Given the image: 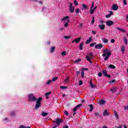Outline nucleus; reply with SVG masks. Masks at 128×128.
<instances>
[{
  "mask_svg": "<svg viewBox=\"0 0 128 128\" xmlns=\"http://www.w3.org/2000/svg\"><path fill=\"white\" fill-rule=\"evenodd\" d=\"M114 24V21L112 20H108L106 22V24L108 26H112Z\"/></svg>",
  "mask_w": 128,
  "mask_h": 128,
  "instance_id": "obj_10",
  "label": "nucleus"
},
{
  "mask_svg": "<svg viewBox=\"0 0 128 128\" xmlns=\"http://www.w3.org/2000/svg\"><path fill=\"white\" fill-rule=\"evenodd\" d=\"M83 24L82 23H81L79 25V28H82Z\"/></svg>",
  "mask_w": 128,
  "mask_h": 128,
  "instance_id": "obj_56",
  "label": "nucleus"
},
{
  "mask_svg": "<svg viewBox=\"0 0 128 128\" xmlns=\"http://www.w3.org/2000/svg\"><path fill=\"white\" fill-rule=\"evenodd\" d=\"M99 104H106V101H104V100H100L99 102Z\"/></svg>",
  "mask_w": 128,
  "mask_h": 128,
  "instance_id": "obj_25",
  "label": "nucleus"
},
{
  "mask_svg": "<svg viewBox=\"0 0 128 128\" xmlns=\"http://www.w3.org/2000/svg\"><path fill=\"white\" fill-rule=\"evenodd\" d=\"M89 106L90 108V112H92V110H94V105L91 104Z\"/></svg>",
  "mask_w": 128,
  "mask_h": 128,
  "instance_id": "obj_23",
  "label": "nucleus"
},
{
  "mask_svg": "<svg viewBox=\"0 0 128 128\" xmlns=\"http://www.w3.org/2000/svg\"><path fill=\"white\" fill-rule=\"evenodd\" d=\"M110 90L112 92V94H115V92H116V88H114L112 89H110Z\"/></svg>",
  "mask_w": 128,
  "mask_h": 128,
  "instance_id": "obj_21",
  "label": "nucleus"
},
{
  "mask_svg": "<svg viewBox=\"0 0 128 128\" xmlns=\"http://www.w3.org/2000/svg\"><path fill=\"white\" fill-rule=\"evenodd\" d=\"M82 60L80 59H77L74 62V64H76L77 62H80Z\"/></svg>",
  "mask_w": 128,
  "mask_h": 128,
  "instance_id": "obj_37",
  "label": "nucleus"
},
{
  "mask_svg": "<svg viewBox=\"0 0 128 128\" xmlns=\"http://www.w3.org/2000/svg\"><path fill=\"white\" fill-rule=\"evenodd\" d=\"M58 80V77H54L52 79V82H54L55 80Z\"/></svg>",
  "mask_w": 128,
  "mask_h": 128,
  "instance_id": "obj_43",
  "label": "nucleus"
},
{
  "mask_svg": "<svg viewBox=\"0 0 128 128\" xmlns=\"http://www.w3.org/2000/svg\"><path fill=\"white\" fill-rule=\"evenodd\" d=\"M42 97H40L36 101V104L35 106V109L38 110V108H40V106H42Z\"/></svg>",
  "mask_w": 128,
  "mask_h": 128,
  "instance_id": "obj_3",
  "label": "nucleus"
},
{
  "mask_svg": "<svg viewBox=\"0 0 128 128\" xmlns=\"http://www.w3.org/2000/svg\"><path fill=\"white\" fill-rule=\"evenodd\" d=\"M112 14H114V12L112 11L110 12V14H106V17L107 18H110V16H112Z\"/></svg>",
  "mask_w": 128,
  "mask_h": 128,
  "instance_id": "obj_16",
  "label": "nucleus"
},
{
  "mask_svg": "<svg viewBox=\"0 0 128 128\" xmlns=\"http://www.w3.org/2000/svg\"><path fill=\"white\" fill-rule=\"evenodd\" d=\"M120 50H121V52H123V53L124 52V46H122L121 48H120Z\"/></svg>",
  "mask_w": 128,
  "mask_h": 128,
  "instance_id": "obj_28",
  "label": "nucleus"
},
{
  "mask_svg": "<svg viewBox=\"0 0 128 128\" xmlns=\"http://www.w3.org/2000/svg\"><path fill=\"white\" fill-rule=\"evenodd\" d=\"M126 22H128V16L126 17Z\"/></svg>",
  "mask_w": 128,
  "mask_h": 128,
  "instance_id": "obj_64",
  "label": "nucleus"
},
{
  "mask_svg": "<svg viewBox=\"0 0 128 128\" xmlns=\"http://www.w3.org/2000/svg\"><path fill=\"white\" fill-rule=\"evenodd\" d=\"M82 106V104H79L77 105L74 108H73L74 112H76V110H78V108H80V106Z\"/></svg>",
  "mask_w": 128,
  "mask_h": 128,
  "instance_id": "obj_11",
  "label": "nucleus"
},
{
  "mask_svg": "<svg viewBox=\"0 0 128 128\" xmlns=\"http://www.w3.org/2000/svg\"><path fill=\"white\" fill-rule=\"evenodd\" d=\"M110 42L112 44H114V42H116V40L114 39H112L111 40Z\"/></svg>",
  "mask_w": 128,
  "mask_h": 128,
  "instance_id": "obj_52",
  "label": "nucleus"
},
{
  "mask_svg": "<svg viewBox=\"0 0 128 128\" xmlns=\"http://www.w3.org/2000/svg\"><path fill=\"white\" fill-rule=\"evenodd\" d=\"M94 116H98L99 114L98 112H95Z\"/></svg>",
  "mask_w": 128,
  "mask_h": 128,
  "instance_id": "obj_54",
  "label": "nucleus"
},
{
  "mask_svg": "<svg viewBox=\"0 0 128 128\" xmlns=\"http://www.w3.org/2000/svg\"><path fill=\"white\" fill-rule=\"evenodd\" d=\"M82 80H80L79 81V86H82Z\"/></svg>",
  "mask_w": 128,
  "mask_h": 128,
  "instance_id": "obj_46",
  "label": "nucleus"
},
{
  "mask_svg": "<svg viewBox=\"0 0 128 128\" xmlns=\"http://www.w3.org/2000/svg\"><path fill=\"white\" fill-rule=\"evenodd\" d=\"M104 116H110V112H108V110H106L103 112Z\"/></svg>",
  "mask_w": 128,
  "mask_h": 128,
  "instance_id": "obj_15",
  "label": "nucleus"
},
{
  "mask_svg": "<svg viewBox=\"0 0 128 128\" xmlns=\"http://www.w3.org/2000/svg\"><path fill=\"white\" fill-rule=\"evenodd\" d=\"M84 42H82L80 44V46H79V48L80 50H84Z\"/></svg>",
  "mask_w": 128,
  "mask_h": 128,
  "instance_id": "obj_17",
  "label": "nucleus"
},
{
  "mask_svg": "<svg viewBox=\"0 0 128 128\" xmlns=\"http://www.w3.org/2000/svg\"><path fill=\"white\" fill-rule=\"evenodd\" d=\"M124 108L125 110H128V105L127 106H125Z\"/></svg>",
  "mask_w": 128,
  "mask_h": 128,
  "instance_id": "obj_58",
  "label": "nucleus"
},
{
  "mask_svg": "<svg viewBox=\"0 0 128 128\" xmlns=\"http://www.w3.org/2000/svg\"><path fill=\"white\" fill-rule=\"evenodd\" d=\"M75 12L77 14H80V9L76 8L75 10Z\"/></svg>",
  "mask_w": 128,
  "mask_h": 128,
  "instance_id": "obj_36",
  "label": "nucleus"
},
{
  "mask_svg": "<svg viewBox=\"0 0 128 128\" xmlns=\"http://www.w3.org/2000/svg\"><path fill=\"white\" fill-rule=\"evenodd\" d=\"M80 74V71H76V76H78V74Z\"/></svg>",
  "mask_w": 128,
  "mask_h": 128,
  "instance_id": "obj_55",
  "label": "nucleus"
},
{
  "mask_svg": "<svg viewBox=\"0 0 128 128\" xmlns=\"http://www.w3.org/2000/svg\"><path fill=\"white\" fill-rule=\"evenodd\" d=\"M74 4L75 6H78V1H76V0H74Z\"/></svg>",
  "mask_w": 128,
  "mask_h": 128,
  "instance_id": "obj_40",
  "label": "nucleus"
},
{
  "mask_svg": "<svg viewBox=\"0 0 128 128\" xmlns=\"http://www.w3.org/2000/svg\"><path fill=\"white\" fill-rule=\"evenodd\" d=\"M64 122V120L62 119L58 118L56 120V121L54 122L55 124H56L57 126H60V124H62Z\"/></svg>",
  "mask_w": 128,
  "mask_h": 128,
  "instance_id": "obj_6",
  "label": "nucleus"
},
{
  "mask_svg": "<svg viewBox=\"0 0 128 128\" xmlns=\"http://www.w3.org/2000/svg\"><path fill=\"white\" fill-rule=\"evenodd\" d=\"M66 51H64L62 52V56H66Z\"/></svg>",
  "mask_w": 128,
  "mask_h": 128,
  "instance_id": "obj_35",
  "label": "nucleus"
},
{
  "mask_svg": "<svg viewBox=\"0 0 128 128\" xmlns=\"http://www.w3.org/2000/svg\"><path fill=\"white\" fill-rule=\"evenodd\" d=\"M64 30V28H60V30Z\"/></svg>",
  "mask_w": 128,
  "mask_h": 128,
  "instance_id": "obj_63",
  "label": "nucleus"
},
{
  "mask_svg": "<svg viewBox=\"0 0 128 128\" xmlns=\"http://www.w3.org/2000/svg\"><path fill=\"white\" fill-rule=\"evenodd\" d=\"M69 18L70 16H66L62 19V21L64 22V26L65 28H68V23L70 21V20Z\"/></svg>",
  "mask_w": 128,
  "mask_h": 128,
  "instance_id": "obj_2",
  "label": "nucleus"
},
{
  "mask_svg": "<svg viewBox=\"0 0 128 128\" xmlns=\"http://www.w3.org/2000/svg\"><path fill=\"white\" fill-rule=\"evenodd\" d=\"M92 40V36H90L88 38V40L85 42L86 44H88L90 42H91Z\"/></svg>",
  "mask_w": 128,
  "mask_h": 128,
  "instance_id": "obj_13",
  "label": "nucleus"
},
{
  "mask_svg": "<svg viewBox=\"0 0 128 128\" xmlns=\"http://www.w3.org/2000/svg\"><path fill=\"white\" fill-rule=\"evenodd\" d=\"M52 94V92H48L46 93L45 96L46 98H48V95L50 94Z\"/></svg>",
  "mask_w": 128,
  "mask_h": 128,
  "instance_id": "obj_24",
  "label": "nucleus"
},
{
  "mask_svg": "<svg viewBox=\"0 0 128 128\" xmlns=\"http://www.w3.org/2000/svg\"><path fill=\"white\" fill-rule=\"evenodd\" d=\"M83 70H88V68H84Z\"/></svg>",
  "mask_w": 128,
  "mask_h": 128,
  "instance_id": "obj_61",
  "label": "nucleus"
},
{
  "mask_svg": "<svg viewBox=\"0 0 128 128\" xmlns=\"http://www.w3.org/2000/svg\"><path fill=\"white\" fill-rule=\"evenodd\" d=\"M96 44V42H94V43H91L90 44V46L91 47V48H92L93 46H94V44Z\"/></svg>",
  "mask_w": 128,
  "mask_h": 128,
  "instance_id": "obj_33",
  "label": "nucleus"
},
{
  "mask_svg": "<svg viewBox=\"0 0 128 128\" xmlns=\"http://www.w3.org/2000/svg\"><path fill=\"white\" fill-rule=\"evenodd\" d=\"M94 9L93 8H90V14H94Z\"/></svg>",
  "mask_w": 128,
  "mask_h": 128,
  "instance_id": "obj_30",
  "label": "nucleus"
},
{
  "mask_svg": "<svg viewBox=\"0 0 128 128\" xmlns=\"http://www.w3.org/2000/svg\"><path fill=\"white\" fill-rule=\"evenodd\" d=\"M90 58H94V54L92 53H90L88 54V56H86V59L89 62H90V64H92V60H90Z\"/></svg>",
  "mask_w": 128,
  "mask_h": 128,
  "instance_id": "obj_5",
  "label": "nucleus"
},
{
  "mask_svg": "<svg viewBox=\"0 0 128 128\" xmlns=\"http://www.w3.org/2000/svg\"><path fill=\"white\" fill-rule=\"evenodd\" d=\"M102 74L104 76H106V78H110L111 77L110 75L108 74V72L106 70H103L102 71Z\"/></svg>",
  "mask_w": 128,
  "mask_h": 128,
  "instance_id": "obj_8",
  "label": "nucleus"
},
{
  "mask_svg": "<svg viewBox=\"0 0 128 128\" xmlns=\"http://www.w3.org/2000/svg\"><path fill=\"white\" fill-rule=\"evenodd\" d=\"M70 12L71 14H72L74 12V7H71L70 8Z\"/></svg>",
  "mask_w": 128,
  "mask_h": 128,
  "instance_id": "obj_22",
  "label": "nucleus"
},
{
  "mask_svg": "<svg viewBox=\"0 0 128 128\" xmlns=\"http://www.w3.org/2000/svg\"><path fill=\"white\" fill-rule=\"evenodd\" d=\"M60 88L62 90H66V88H68V87L66 86H61Z\"/></svg>",
  "mask_w": 128,
  "mask_h": 128,
  "instance_id": "obj_39",
  "label": "nucleus"
},
{
  "mask_svg": "<svg viewBox=\"0 0 128 128\" xmlns=\"http://www.w3.org/2000/svg\"><path fill=\"white\" fill-rule=\"evenodd\" d=\"M92 33L93 34H96V32L94 30H92Z\"/></svg>",
  "mask_w": 128,
  "mask_h": 128,
  "instance_id": "obj_60",
  "label": "nucleus"
},
{
  "mask_svg": "<svg viewBox=\"0 0 128 128\" xmlns=\"http://www.w3.org/2000/svg\"><path fill=\"white\" fill-rule=\"evenodd\" d=\"M102 42H104V44H108V40L106 38H104L102 39Z\"/></svg>",
  "mask_w": 128,
  "mask_h": 128,
  "instance_id": "obj_20",
  "label": "nucleus"
},
{
  "mask_svg": "<svg viewBox=\"0 0 128 128\" xmlns=\"http://www.w3.org/2000/svg\"><path fill=\"white\" fill-rule=\"evenodd\" d=\"M52 82V80H48L46 83V84H50V83Z\"/></svg>",
  "mask_w": 128,
  "mask_h": 128,
  "instance_id": "obj_42",
  "label": "nucleus"
},
{
  "mask_svg": "<svg viewBox=\"0 0 128 128\" xmlns=\"http://www.w3.org/2000/svg\"><path fill=\"white\" fill-rule=\"evenodd\" d=\"M116 82V80H111L110 82V84H114V82Z\"/></svg>",
  "mask_w": 128,
  "mask_h": 128,
  "instance_id": "obj_45",
  "label": "nucleus"
},
{
  "mask_svg": "<svg viewBox=\"0 0 128 128\" xmlns=\"http://www.w3.org/2000/svg\"><path fill=\"white\" fill-rule=\"evenodd\" d=\"M74 6H72V3H70V8H73Z\"/></svg>",
  "mask_w": 128,
  "mask_h": 128,
  "instance_id": "obj_57",
  "label": "nucleus"
},
{
  "mask_svg": "<svg viewBox=\"0 0 128 128\" xmlns=\"http://www.w3.org/2000/svg\"><path fill=\"white\" fill-rule=\"evenodd\" d=\"M124 42L125 44H128V39L126 37H124Z\"/></svg>",
  "mask_w": 128,
  "mask_h": 128,
  "instance_id": "obj_26",
  "label": "nucleus"
},
{
  "mask_svg": "<svg viewBox=\"0 0 128 128\" xmlns=\"http://www.w3.org/2000/svg\"><path fill=\"white\" fill-rule=\"evenodd\" d=\"M98 28L101 30H104L106 28V25L104 24H99L98 26Z\"/></svg>",
  "mask_w": 128,
  "mask_h": 128,
  "instance_id": "obj_14",
  "label": "nucleus"
},
{
  "mask_svg": "<svg viewBox=\"0 0 128 128\" xmlns=\"http://www.w3.org/2000/svg\"><path fill=\"white\" fill-rule=\"evenodd\" d=\"M64 38L68 40V38H70V36H64Z\"/></svg>",
  "mask_w": 128,
  "mask_h": 128,
  "instance_id": "obj_44",
  "label": "nucleus"
},
{
  "mask_svg": "<svg viewBox=\"0 0 128 128\" xmlns=\"http://www.w3.org/2000/svg\"><path fill=\"white\" fill-rule=\"evenodd\" d=\"M94 6V2H92L90 8H93Z\"/></svg>",
  "mask_w": 128,
  "mask_h": 128,
  "instance_id": "obj_50",
  "label": "nucleus"
},
{
  "mask_svg": "<svg viewBox=\"0 0 128 128\" xmlns=\"http://www.w3.org/2000/svg\"><path fill=\"white\" fill-rule=\"evenodd\" d=\"M98 76L100 77L102 76V72H99V73L98 74Z\"/></svg>",
  "mask_w": 128,
  "mask_h": 128,
  "instance_id": "obj_51",
  "label": "nucleus"
},
{
  "mask_svg": "<svg viewBox=\"0 0 128 128\" xmlns=\"http://www.w3.org/2000/svg\"><path fill=\"white\" fill-rule=\"evenodd\" d=\"M28 100L29 102H36V98L32 94H30L28 95Z\"/></svg>",
  "mask_w": 128,
  "mask_h": 128,
  "instance_id": "obj_4",
  "label": "nucleus"
},
{
  "mask_svg": "<svg viewBox=\"0 0 128 128\" xmlns=\"http://www.w3.org/2000/svg\"><path fill=\"white\" fill-rule=\"evenodd\" d=\"M112 10H118V6L116 4H113L112 6Z\"/></svg>",
  "mask_w": 128,
  "mask_h": 128,
  "instance_id": "obj_12",
  "label": "nucleus"
},
{
  "mask_svg": "<svg viewBox=\"0 0 128 128\" xmlns=\"http://www.w3.org/2000/svg\"><path fill=\"white\" fill-rule=\"evenodd\" d=\"M90 87L92 88H96V86L92 84H91L90 85Z\"/></svg>",
  "mask_w": 128,
  "mask_h": 128,
  "instance_id": "obj_31",
  "label": "nucleus"
},
{
  "mask_svg": "<svg viewBox=\"0 0 128 128\" xmlns=\"http://www.w3.org/2000/svg\"><path fill=\"white\" fill-rule=\"evenodd\" d=\"M48 114L46 112H42V116H48Z\"/></svg>",
  "mask_w": 128,
  "mask_h": 128,
  "instance_id": "obj_27",
  "label": "nucleus"
},
{
  "mask_svg": "<svg viewBox=\"0 0 128 128\" xmlns=\"http://www.w3.org/2000/svg\"><path fill=\"white\" fill-rule=\"evenodd\" d=\"M102 56L104 58V60L106 61L108 60L110 56H112V51L106 48L104 50Z\"/></svg>",
  "mask_w": 128,
  "mask_h": 128,
  "instance_id": "obj_1",
  "label": "nucleus"
},
{
  "mask_svg": "<svg viewBox=\"0 0 128 128\" xmlns=\"http://www.w3.org/2000/svg\"><path fill=\"white\" fill-rule=\"evenodd\" d=\"M54 50H56V48L52 47L50 49V52H54Z\"/></svg>",
  "mask_w": 128,
  "mask_h": 128,
  "instance_id": "obj_34",
  "label": "nucleus"
},
{
  "mask_svg": "<svg viewBox=\"0 0 128 128\" xmlns=\"http://www.w3.org/2000/svg\"><path fill=\"white\" fill-rule=\"evenodd\" d=\"M122 128V125L119 126H117L116 127V128Z\"/></svg>",
  "mask_w": 128,
  "mask_h": 128,
  "instance_id": "obj_59",
  "label": "nucleus"
},
{
  "mask_svg": "<svg viewBox=\"0 0 128 128\" xmlns=\"http://www.w3.org/2000/svg\"><path fill=\"white\" fill-rule=\"evenodd\" d=\"M104 47V45L102 44H96L94 46V48H96V50H100V48H102Z\"/></svg>",
  "mask_w": 128,
  "mask_h": 128,
  "instance_id": "obj_7",
  "label": "nucleus"
},
{
  "mask_svg": "<svg viewBox=\"0 0 128 128\" xmlns=\"http://www.w3.org/2000/svg\"><path fill=\"white\" fill-rule=\"evenodd\" d=\"M81 76L82 78H84V71L81 72Z\"/></svg>",
  "mask_w": 128,
  "mask_h": 128,
  "instance_id": "obj_41",
  "label": "nucleus"
},
{
  "mask_svg": "<svg viewBox=\"0 0 128 128\" xmlns=\"http://www.w3.org/2000/svg\"><path fill=\"white\" fill-rule=\"evenodd\" d=\"M18 128H25V126L24 125H20Z\"/></svg>",
  "mask_w": 128,
  "mask_h": 128,
  "instance_id": "obj_53",
  "label": "nucleus"
},
{
  "mask_svg": "<svg viewBox=\"0 0 128 128\" xmlns=\"http://www.w3.org/2000/svg\"><path fill=\"white\" fill-rule=\"evenodd\" d=\"M123 2H124V6H126V4H127L126 0H123Z\"/></svg>",
  "mask_w": 128,
  "mask_h": 128,
  "instance_id": "obj_48",
  "label": "nucleus"
},
{
  "mask_svg": "<svg viewBox=\"0 0 128 128\" xmlns=\"http://www.w3.org/2000/svg\"><path fill=\"white\" fill-rule=\"evenodd\" d=\"M91 24H94V16H92V21L91 22Z\"/></svg>",
  "mask_w": 128,
  "mask_h": 128,
  "instance_id": "obj_32",
  "label": "nucleus"
},
{
  "mask_svg": "<svg viewBox=\"0 0 128 128\" xmlns=\"http://www.w3.org/2000/svg\"><path fill=\"white\" fill-rule=\"evenodd\" d=\"M80 40H82V37H79L78 38H75L72 41V44H74V42H76V44H78V42H80Z\"/></svg>",
  "mask_w": 128,
  "mask_h": 128,
  "instance_id": "obj_9",
  "label": "nucleus"
},
{
  "mask_svg": "<svg viewBox=\"0 0 128 128\" xmlns=\"http://www.w3.org/2000/svg\"><path fill=\"white\" fill-rule=\"evenodd\" d=\"M114 116H115V118H116L117 120H118L119 117H118V112H116V111H114Z\"/></svg>",
  "mask_w": 128,
  "mask_h": 128,
  "instance_id": "obj_19",
  "label": "nucleus"
},
{
  "mask_svg": "<svg viewBox=\"0 0 128 128\" xmlns=\"http://www.w3.org/2000/svg\"><path fill=\"white\" fill-rule=\"evenodd\" d=\"M68 80H69V78H68V77H67L66 78V80H64V82H68Z\"/></svg>",
  "mask_w": 128,
  "mask_h": 128,
  "instance_id": "obj_49",
  "label": "nucleus"
},
{
  "mask_svg": "<svg viewBox=\"0 0 128 128\" xmlns=\"http://www.w3.org/2000/svg\"><path fill=\"white\" fill-rule=\"evenodd\" d=\"M82 7L84 8V10H86L88 8V6H86V4H83Z\"/></svg>",
  "mask_w": 128,
  "mask_h": 128,
  "instance_id": "obj_38",
  "label": "nucleus"
},
{
  "mask_svg": "<svg viewBox=\"0 0 128 128\" xmlns=\"http://www.w3.org/2000/svg\"><path fill=\"white\" fill-rule=\"evenodd\" d=\"M116 29L118 30H120V32H126V30H124V29L120 28L118 27H117Z\"/></svg>",
  "mask_w": 128,
  "mask_h": 128,
  "instance_id": "obj_18",
  "label": "nucleus"
},
{
  "mask_svg": "<svg viewBox=\"0 0 128 128\" xmlns=\"http://www.w3.org/2000/svg\"><path fill=\"white\" fill-rule=\"evenodd\" d=\"M108 67L110 68H116V66L113 64H110Z\"/></svg>",
  "mask_w": 128,
  "mask_h": 128,
  "instance_id": "obj_29",
  "label": "nucleus"
},
{
  "mask_svg": "<svg viewBox=\"0 0 128 128\" xmlns=\"http://www.w3.org/2000/svg\"><path fill=\"white\" fill-rule=\"evenodd\" d=\"M63 128H68V125H66L63 127Z\"/></svg>",
  "mask_w": 128,
  "mask_h": 128,
  "instance_id": "obj_62",
  "label": "nucleus"
},
{
  "mask_svg": "<svg viewBox=\"0 0 128 128\" xmlns=\"http://www.w3.org/2000/svg\"><path fill=\"white\" fill-rule=\"evenodd\" d=\"M64 114H66V116H68V111H66V110H65L64 112Z\"/></svg>",
  "mask_w": 128,
  "mask_h": 128,
  "instance_id": "obj_47",
  "label": "nucleus"
}]
</instances>
